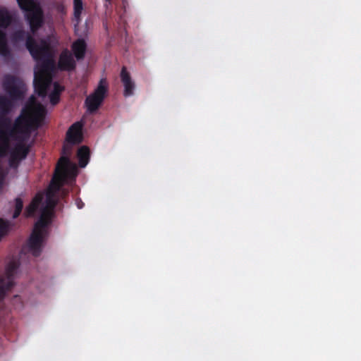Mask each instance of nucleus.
<instances>
[{"mask_svg":"<svg viewBox=\"0 0 361 361\" xmlns=\"http://www.w3.org/2000/svg\"><path fill=\"white\" fill-rule=\"evenodd\" d=\"M44 114V106L32 96L13 126L8 118H0V155L9 154L11 166L26 157L31 133L41 124Z\"/></svg>","mask_w":361,"mask_h":361,"instance_id":"f257e3e1","label":"nucleus"},{"mask_svg":"<svg viewBox=\"0 0 361 361\" xmlns=\"http://www.w3.org/2000/svg\"><path fill=\"white\" fill-rule=\"evenodd\" d=\"M26 37L25 45L30 54L37 61L35 71L34 84L36 92L42 97L48 95L51 104L55 105L59 101V96L63 88L57 82H52V72L55 68L53 59L57 39L51 36L46 40L35 41L23 30L16 31L11 41L13 44L23 42Z\"/></svg>","mask_w":361,"mask_h":361,"instance_id":"f03ea898","label":"nucleus"},{"mask_svg":"<svg viewBox=\"0 0 361 361\" xmlns=\"http://www.w3.org/2000/svg\"><path fill=\"white\" fill-rule=\"evenodd\" d=\"M76 175V164L62 156L56 165L54 176L46 194L45 202L42 204L39 219L35 224L27 243L28 251L34 256H38L42 250L47 235V226L50 223L61 187L69 179H73Z\"/></svg>","mask_w":361,"mask_h":361,"instance_id":"7ed1b4c3","label":"nucleus"},{"mask_svg":"<svg viewBox=\"0 0 361 361\" xmlns=\"http://www.w3.org/2000/svg\"><path fill=\"white\" fill-rule=\"evenodd\" d=\"M20 8L26 11V18L30 30L34 34L43 23L42 11L39 5L33 0H17Z\"/></svg>","mask_w":361,"mask_h":361,"instance_id":"20e7f679","label":"nucleus"},{"mask_svg":"<svg viewBox=\"0 0 361 361\" xmlns=\"http://www.w3.org/2000/svg\"><path fill=\"white\" fill-rule=\"evenodd\" d=\"M18 267V262L16 260L11 261L6 268L5 274L0 277V309L4 297L14 286L13 280Z\"/></svg>","mask_w":361,"mask_h":361,"instance_id":"39448f33","label":"nucleus"},{"mask_svg":"<svg viewBox=\"0 0 361 361\" xmlns=\"http://www.w3.org/2000/svg\"><path fill=\"white\" fill-rule=\"evenodd\" d=\"M4 87L11 99L20 98L26 90L23 82L11 75L4 78Z\"/></svg>","mask_w":361,"mask_h":361,"instance_id":"423d86ee","label":"nucleus"},{"mask_svg":"<svg viewBox=\"0 0 361 361\" xmlns=\"http://www.w3.org/2000/svg\"><path fill=\"white\" fill-rule=\"evenodd\" d=\"M106 92V82L104 80H101L94 93L87 97L85 100V104L89 111L92 112L97 109L102 104Z\"/></svg>","mask_w":361,"mask_h":361,"instance_id":"0eeeda50","label":"nucleus"},{"mask_svg":"<svg viewBox=\"0 0 361 361\" xmlns=\"http://www.w3.org/2000/svg\"><path fill=\"white\" fill-rule=\"evenodd\" d=\"M82 124L76 122L73 124L66 133V142L64 145L63 154L69 155L71 151V145L82 141Z\"/></svg>","mask_w":361,"mask_h":361,"instance_id":"6e6552de","label":"nucleus"},{"mask_svg":"<svg viewBox=\"0 0 361 361\" xmlns=\"http://www.w3.org/2000/svg\"><path fill=\"white\" fill-rule=\"evenodd\" d=\"M75 63L71 52L64 51L61 53L59 61V68L61 70L69 71L75 68Z\"/></svg>","mask_w":361,"mask_h":361,"instance_id":"1a4fd4ad","label":"nucleus"},{"mask_svg":"<svg viewBox=\"0 0 361 361\" xmlns=\"http://www.w3.org/2000/svg\"><path fill=\"white\" fill-rule=\"evenodd\" d=\"M121 78L124 86V95L126 97L131 96L133 94L135 85L125 67L121 70Z\"/></svg>","mask_w":361,"mask_h":361,"instance_id":"9d476101","label":"nucleus"},{"mask_svg":"<svg viewBox=\"0 0 361 361\" xmlns=\"http://www.w3.org/2000/svg\"><path fill=\"white\" fill-rule=\"evenodd\" d=\"M73 51L78 59H82L85 51V44L82 39H78L73 44Z\"/></svg>","mask_w":361,"mask_h":361,"instance_id":"9b49d317","label":"nucleus"},{"mask_svg":"<svg viewBox=\"0 0 361 361\" xmlns=\"http://www.w3.org/2000/svg\"><path fill=\"white\" fill-rule=\"evenodd\" d=\"M78 157L79 159L80 166L85 167L89 161V149L85 146L81 147L78 151Z\"/></svg>","mask_w":361,"mask_h":361,"instance_id":"f8f14e48","label":"nucleus"},{"mask_svg":"<svg viewBox=\"0 0 361 361\" xmlns=\"http://www.w3.org/2000/svg\"><path fill=\"white\" fill-rule=\"evenodd\" d=\"M42 199H43V195H42V194H37L35 196V197L33 199L31 204L26 209L25 214H26L27 216H32L34 214V212L36 211V209L40 205V204L42 201Z\"/></svg>","mask_w":361,"mask_h":361,"instance_id":"ddd939ff","label":"nucleus"},{"mask_svg":"<svg viewBox=\"0 0 361 361\" xmlns=\"http://www.w3.org/2000/svg\"><path fill=\"white\" fill-rule=\"evenodd\" d=\"M10 54L6 33L0 30V54L6 56Z\"/></svg>","mask_w":361,"mask_h":361,"instance_id":"4468645a","label":"nucleus"},{"mask_svg":"<svg viewBox=\"0 0 361 361\" xmlns=\"http://www.w3.org/2000/svg\"><path fill=\"white\" fill-rule=\"evenodd\" d=\"M11 22V16L8 11L5 9L0 8V27H8Z\"/></svg>","mask_w":361,"mask_h":361,"instance_id":"2eb2a0df","label":"nucleus"},{"mask_svg":"<svg viewBox=\"0 0 361 361\" xmlns=\"http://www.w3.org/2000/svg\"><path fill=\"white\" fill-rule=\"evenodd\" d=\"M74 19L78 24L80 21V15L82 13L83 6L82 0H73Z\"/></svg>","mask_w":361,"mask_h":361,"instance_id":"dca6fc26","label":"nucleus"},{"mask_svg":"<svg viewBox=\"0 0 361 361\" xmlns=\"http://www.w3.org/2000/svg\"><path fill=\"white\" fill-rule=\"evenodd\" d=\"M8 222L0 219V241L6 235L8 229Z\"/></svg>","mask_w":361,"mask_h":361,"instance_id":"f3484780","label":"nucleus"},{"mask_svg":"<svg viewBox=\"0 0 361 361\" xmlns=\"http://www.w3.org/2000/svg\"><path fill=\"white\" fill-rule=\"evenodd\" d=\"M23 208V201L20 198L18 197L15 200V212L13 215V217L15 219L18 216L20 213L21 212Z\"/></svg>","mask_w":361,"mask_h":361,"instance_id":"a211bd4d","label":"nucleus"},{"mask_svg":"<svg viewBox=\"0 0 361 361\" xmlns=\"http://www.w3.org/2000/svg\"><path fill=\"white\" fill-rule=\"evenodd\" d=\"M11 106V102L5 99L0 98V111L4 113L8 110Z\"/></svg>","mask_w":361,"mask_h":361,"instance_id":"6ab92c4d","label":"nucleus"}]
</instances>
